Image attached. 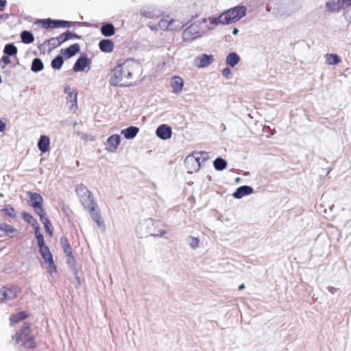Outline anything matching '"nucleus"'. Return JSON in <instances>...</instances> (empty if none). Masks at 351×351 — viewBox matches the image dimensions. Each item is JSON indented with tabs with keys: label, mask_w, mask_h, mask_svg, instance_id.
<instances>
[{
	"label": "nucleus",
	"mask_w": 351,
	"mask_h": 351,
	"mask_svg": "<svg viewBox=\"0 0 351 351\" xmlns=\"http://www.w3.org/2000/svg\"><path fill=\"white\" fill-rule=\"evenodd\" d=\"M222 75L226 77L227 79H229L231 76V71L228 67H226L221 71Z\"/></svg>",
	"instance_id": "nucleus-53"
},
{
	"label": "nucleus",
	"mask_w": 351,
	"mask_h": 351,
	"mask_svg": "<svg viewBox=\"0 0 351 351\" xmlns=\"http://www.w3.org/2000/svg\"><path fill=\"white\" fill-rule=\"evenodd\" d=\"M66 36L68 37V40L69 39H80V36L77 35L76 34L71 32V31H66L65 32Z\"/></svg>",
	"instance_id": "nucleus-52"
},
{
	"label": "nucleus",
	"mask_w": 351,
	"mask_h": 351,
	"mask_svg": "<svg viewBox=\"0 0 351 351\" xmlns=\"http://www.w3.org/2000/svg\"><path fill=\"white\" fill-rule=\"evenodd\" d=\"M88 58L85 55H81L77 60H76L74 66H73V71L75 72H80L83 71L85 69V67L88 64Z\"/></svg>",
	"instance_id": "nucleus-16"
},
{
	"label": "nucleus",
	"mask_w": 351,
	"mask_h": 351,
	"mask_svg": "<svg viewBox=\"0 0 351 351\" xmlns=\"http://www.w3.org/2000/svg\"><path fill=\"white\" fill-rule=\"evenodd\" d=\"M161 225L159 221H154L153 219L148 218L141 221L137 226L136 232L140 237L150 235L157 237H164L166 230H160L158 228Z\"/></svg>",
	"instance_id": "nucleus-2"
},
{
	"label": "nucleus",
	"mask_w": 351,
	"mask_h": 351,
	"mask_svg": "<svg viewBox=\"0 0 351 351\" xmlns=\"http://www.w3.org/2000/svg\"><path fill=\"white\" fill-rule=\"evenodd\" d=\"M97 207H94L93 210H88L92 219L97 223V226L101 228L102 231H105L106 226L101 217L100 212L97 209Z\"/></svg>",
	"instance_id": "nucleus-14"
},
{
	"label": "nucleus",
	"mask_w": 351,
	"mask_h": 351,
	"mask_svg": "<svg viewBox=\"0 0 351 351\" xmlns=\"http://www.w3.org/2000/svg\"><path fill=\"white\" fill-rule=\"evenodd\" d=\"M183 85L184 82L181 77L178 76L172 77L171 86L174 93L178 94L180 93L182 90Z\"/></svg>",
	"instance_id": "nucleus-19"
},
{
	"label": "nucleus",
	"mask_w": 351,
	"mask_h": 351,
	"mask_svg": "<svg viewBox=\"0 0 351 351\" xmlns=\"http://www.w3.org/2000/svg\"><path fill=\"white\" fill-rule=\"evenodd\" d=\"M214 61L213 55L202 54L195 58V65L198 68H204L209 66Z\"/></svg>",
	"instance_id": "nucleus-9"
},
{
	"label": "nucleus",
	"mask_w": 351,
	"mask_h": 351,
	"mask_svg": "<svg viewBox=\"0 0 351 351\" xmlns=\"http://www.w3.org/2000/svg\"><path fill=\"white\" fill-rule=\"evenodd\" d=\"M238 32H239V29H237V28H234V29H233V31H232V34H233L234 35L237 34H238Z\"/></svg>",
	"instance_id": "nucleus-63"
},
{
	"label": "nucleus",
	"mask_w": 351,
	"mask_h": 351,
	"mask_svg": "<svg viewBox=\"0 0 351 351\" xmlns=\"http://www.w3.org/2000/svg\"><path fill=\"white\" fill-rule=\"evenodd\" d=\"M121 143V137L118 134L110 136L106 143V149L108 152H114Z\"/></svg>",
	"instance_id": "nucleus-11"
},
{
	"label": "nucleus",
	"mask_w": 351,
	"mask_h": 351,
	"mask_svg": "<svg viewBox=\"0 0 351 351\" xmlns=\"http://www.w3.org/2000/svg\"><path fill=\"white\" fill-rule=\"evenodd\" d=\"M140 13L145 18L154 19L160 17L163 12L160 8L156 6L146 5L141 9Z\"/></svg>",
	"instance_id": "nucleus-7"
},
{
	"label": "nucleus",
	"mask_w": 351,
	"mask_h": 351,
	"mask_svg": "<svg viewBox=\"0 0 351 351\" xmlns=\"http://www.w3.org/2000/svg\"><path fill=\"white\" fill-rule=\"evenodd\" d=\"M6 125L4 122L0 120V132H2L5 130Z\"/></svg>",
	"instance_id": "nucleus-60"
},
{
	"label": "nucleus",
	"mask_w": 351,
	"mask_h": 351,
	"mask_svg": "<svg viewBox=\"0 0 351 351\" xmlns=\"http://www.w3.org/2000/svg\"><path fill=\"white\" fill-rule=\"evenodd\" d=\"M0 231L4 232L5 234L9 237H14L19 233L17 229L6 223L0 224Z\"/></svg>",
	"instance_id": "nucleus-23"
},
{
	"label": "nucleus",
	"mask_w": 351,
	"mask_h": 351,
	"mask_svg": "<svg viewBox=\"0 0 351 351\" xmlns=\"http://www.w3.org/2000/svg\"><path fill=\"white\" fill-rule=\"evenodd\" d=\"M149 28L152 30H158L159 29V27L158 26V24L157 25H150Z\"/></svg>",
	"instance_id": "nucleus-62"
},
{
	"label": "nucleus",
	"mask_w": 351,
	"mask_h": 351,
	"mask_svg": "<svg viewBox=\"0 0 351 351\" xmlns=\"http://www.w3.org/2000/svg\"><path fill=\"white\" fill-rule=\"evenodd\" d=\"M1 62H3L5 64H8L10 63V60L8 56H3L1 59Z\"/></svg>",
	"instance_id": "nucleus-57"
},
{
	"label": "nucleus",
	"mask_w": 351,
	"mask_h": 351,
	"mask_svg": "<svg viewBox=\"0 0 351 351\" xmlns=\"http://www.w3.org/2000/svg\"><path fill=\"white\" fill-rule=\"evenodd\" d=\"M77 192L80 196L82 204L88 210H93L94 207H97L92 193L85 186H79Z\"/></svg>",
	"instance_id": "nucleus-3"
},
{
	"label": "nucleus",
	"mask_w": 351,
	"mask_h": 351,
	"mask_svg": "<svg viewBox=\"0 0 351 351\" xmlns=\"http://www.w3.org/2000/svg\"><path fill=\"white\" fill-rule=\"evenodd\" d=\"M196 156L199 158L201 165L208 159V153L206 152H195Z\"/></svg>",
	"instance_id": "nucleus-46"
},
{
	"label": "nucleus",
	"mask_w": 351,
	"mask_h": 351,
	"mask_svg": "<svg viewBox=\"0 0 351 351\" xmlns=\"http://www.w3.org/2000/svg\"><path fill=\"white\" fill-rule=\"evenodd\" d=\"M327 289L328 291L331 293V294H335L336 293L339 289L338 288H336V287H331V286H329L327 287Z\"/></svg>",
	"instance_id": "nucleus-58"
},
{
	"label": "nucleus",
	"mask_w": 351,
	"mask_h": 351,
	"mask_svg": "<svg viewBox=\"0 0 351 351\" xmlns=\"http://www.w3.org/2000/svg\"><path fill=\"white\" fill-rule=\"evenodd\" d=\"M213 166L216 170L223 171L227 167V162L224 159L219 157L214 160Z\"/></svg>",
	"instance_id": "nucleus-34"
},
{
	"label": "nucleus",
	"mask_w": 351,
	"mask_h": 351,
	"mask_svg": "<svg viewBox=\"0 0 351 351\" xmlns=\"http://www.w3.org/2000/svg\"><path fill=\"white\" fill-rule=\"evenodd\" d=\"M186 22L180 19H173L169 16V31H176L181 29Z\"/></svg>",
	"instance_id": "nucleus-25"
},
{
	"label": "nucleus",
	"mask_w": 351,
	"mask_h": 351,
	"mask_svg": "<svg viewBox=\"0 0 351 351\" xmlns=\"http://www.w3.org/2000/svg\"><path fill=\"white\" fill-rule=\"evenodd\" d=\"M200 25L201 23L196 21L184 29L182 33L183 40L185 41H191L201 37L203 33L200 31Z\"/></svg>",
	"instance_id": "nucleus-5"
},
{
	"label": "nucleus",
	"mask_w": 351,
	"mask_h": 351,
	"mask_svg": "<svg viewBox=\"0 0 351 351\" xmlns=\"http://www.w3.org/2000/svg\"><path fill=\"white\" fill-rule=\"evenodd\" d=\"M239 56L235 52H232L227 56L226 63L229 66L234 67L239 63Z\"/></svg>",
	"instance_id": "nucleus-27"
},
{
	"label": "nucleus",
	"mask_w": 351,
	"mask_h": 351,
	"mask_svg": "<svg viewBox=\"0 0 351 351\" xmlns=\"http://www.w3.org/2000/svg\"><path fill=\"white\" fill-rule=\"evenodd\" d=\"M44 68V64L40 58H34L32 61L31 70L33 72L37 73L42 71Z\"/></svg>",
	"instance_id": "nucleus-32"
},
{
	"label": "nucleus",
	"mask_w": 351,
	"mask_h": 351,
	"mask_svg": "<svg viewBox=\"0 0 351 351\" xmlns=\"http://www.w3.org/2000/svg\"><path fill=\"white\" fill-rule=\"evenodd\" d=\"M343 10V16L348 25H351V4L348 6L341 7L340 10Z\"/></svg>",
	"instance_id": "nucleus-35"
},
{
	"label": "nucleus",
	"mask_w": 351,
	"mask_h": 351,
	"mask_svg": "<svg viewBox=\"0 0 351 351\" xmlns=\"http://www.w3.org/2000/svg\"><path fill=\"white\" fill-rule=\"evenodd\" d=\"M99 49L105 53H110L114 49V43L111 40L104 39L99 43Z\"/></svg>",
	"instance_id": "nucleus-20"
},
{
	"label": "nucleus",
	"mask_w": 351,
	"mask_h": 351,
	"mask_svg": "<svg viewBox=\"0 0 351 351\" xmlns=\"http://www.w3.org/2000/svg\"><path fill=\"white\" fill-rule=\"evenodd\" d=\"M46 263H48L49 265H48V271L49 273H53V272H55L56 271V267L55 266V264H54V262H53V260H51V261H47L46 262Z\"/></svg>",
	"instance_id": "nucleus-50"
},
{
	"label": "nucleus",
	"mask_w": 351,
	"mask_h": 351,
	"mask_svg": "<svg viewBox=\"0 0 351 351\" xmlns=\"http://www.w3.org/2000/svg\"><path fill=\"white\" fill-rule=\"evenodd\" d=\"M66 102L70 110L75 112L77 109V92L67 95Z\"/></svg>",
	"instance_id": "nucleus-21"
},
{
	"label": "nucleus",
	"mask_w": 351,
	"mask_h": 351,
	"mask_svg": "<svg viewBox=\"0 0 351 351\" xmlns=\"http://www.w3.org/2000/svg\"><path fill=\"white\" fill-rule=\"evenodd\" d=\"M23 219L27 222L29 224H30L32 226H36L37 225L36 219L29 213L27 212H24L23 213Z\"/></svg>",
	"instance_id": "nucleus-39"
},
{
	"label": "nucleus",
	"mask_w": 351,
	"mask_h": 351,
	"mask_svg": "<svg viewBox=\"0 0 351 351\" xmlns=\"http://www.w3.org/2000/svg\"><path fill=\"white\" fill-rule=\"evenodd\" d=\"M326 62L328 65H337L341 62V58L337 54L329 53L326 56Z\"/></svg>",
	"instance_id": "nucleus-29"
},
{
	"label": "nucleus",
	"mask_w": 351,
	"mask_h": 351,
	"mask_svg": "<svg viewBox=\"0 0 351 351\" xmlns=\"http://www.w3.org/2000/svg\"><path fill=\"white\" fill-rule=\"evenodd\" d=\"M18 293L19 289L16 287L0 289V302L14 299Z\"/></svg>",
	"instance_id": "nucleus-8"
},
{
	"label": "nucleus",
	"mask_w": 351,
	"mask_h": 351,
	"mask_svg": "<svg viewBox=\"0 0 351 351\" xmlns=\"http://www.w3.org/2000/svg\"><path fill=\"white\" fill-rule=\"evenodd\" d=\"M31 332L30 325L28 323H25L21 329V330L16 333L14 336L12 337L13 339H15V343H19L23 339H25L29 337Z\"/></svg>",
	"instance_id": "nucleus-12"
},
{
	"label": "nucleus",
	"mask_w": 351,
	"mask_h": 351,
	"mask_svg": "<svg viewBox=\"0 0 351 351\" xmlns=\"http://www.w3.org/2000/svg\"><path fill=\"white\" fill-rule=\"evenodd\" d=\"M158 26L160 30L169 31V16L162 17L158 23Z\"/></svg>",
	"instance_id": "nucleus-33"
},
{
	"label": "nucleus",
	"mask_w": 351,
	"mask_h": 351,
	"mask_svg": "<svg viewBox=\"0 0 351 351\" xmlns=\"http://www.w3.org/2000/svg\"><path fill=\"white\" fill-rule=\"evenodd\" d=\"M139 131V128L136 126H130L121 131V134L124 136L126 139L134 138Z\"/></svg>",
	"instance_id": "nucleus-26"
},
{
	"label": "nucleus",
	"mask_w": 351,
	"mask_h": 351,
	"mask_svg": "<svg viewBox=\"0 0 351 351\" xmlns=\"http://www.w3.org/2000/svg\"><path fill=\"white\" fill-rule=\"evenodd\" d=\"M60 243L63 248L64 252L66 254V255H69L72 254L71 247L67 239L65 237H62L60 238Z\"/></svg>",
	"instance_id": "nucleus-36"
},
{
	"label": "nucleus",
	"mask_w": 351,
	"mask_h": 351,
	"mask_svg": "<svg viewBox=\"0 0 351 351\" xmlns=\"http://www.w3.org/2000/svg\"><path fill=\"white\" fill-rule=\"evenodd\" d=\"M71 22L64 21V20H54L53 22V28H59V27H70L71 25Z\"/></svg>",
	"instance_id": "nucleus-40"
},
{
	"label": "nucleus",
	"mask_w": 351,
	"mask_h": 351,
	"mask_svg": "<svg viewBox=\"0 0 351 351\" xmlns=\"http://www.w3.org/2000/svg\"><path fill=\"white\" fill-rule=\"evenodd\" d=\"M27 317V315L26 313L23 312V311H21L16 314L12 315L10 317V324L14 325V324H17L19 322L25 319Z\"/></svg>",
	"instance_id": "nucleus-30"
},
{
	"label": "nucleus",
	"mask_w": 351,
	"mask_h": 351,
	"mask_svg": "<svg viewBox=\"0 0 351 351\" xmlns=\"http://www.w3.org/2000/svg\"><path fill=\"white\" fill-rule=\"evenodd\" d=\"M246 12L245 6H236L222 13L223 18L227 21V24L238 21Z\"/></svg>",
	"instance_id": "nucleus-4"
},
{
	"label": "nucleus",
	"mask_w": 351,
	"mask_h": 351,
	"mask_svg": "<svg viewBox=\"0 0 351 351\" xmlns=\"http://www.w3.org/2000/svg\"><path fill=\"white\" fill-rule=\"evenodd\" d=\"M63 63V58L61 56H57L51 61V67L54 69H61Z\"/></svg>",
	"instance_id": "nucleus-37"
},
{
	"label": "nucleus",
	"mask_w": 351,
	"mask_h": 351,
	"mask_svg": "<svg viewBox=\"0 0 351 351\" xmlns=\"http://www.w3.org/2000/svg\"><path fill=\"white\" fill-rule=\"evenodd\" d=\"M184 164L188 173H190L197 172L201 167V161L195 152L186 157Z\"/></svg>",
	"instance_id": "nucleus-6"
},
{
	"label": "nucleus",
	"mask_w": 351,
	"mask_h": 351,
	"mask_svg": "<svg viewBox=\"0 0 351 351\" xmlns=\"http://www.w3.org/2000/svg\"><path fill=\"white\" fill-rule=\"evenodd\" d=\"M60 45L64 42L68 40V37L66 36L65 32L61 34L60 36L56 37Z\"/></svg>",
	"instance_id": "nucleus-51"
},
{
	"label": "nucleus",
	"mask_w": 351,
	"mask_h": 351,
	"mask_svg": "<svg viewBox=\"0 0 351 351\" xmlns=\"http://www.w3.org/2000/svg\"><path fill=\"white\" fill-rule=\"evenodd\" d=\"M64 92L67 95L73 94V93H76L77 91L71 88L70 86H66L64 88Z\"/></svg>",
	"instance_id": "nucleus-54"
},
{
	"label": "nucleus",
	"mask_w": 351,
	"mask_h": 351,
	"mask_svg": "<svg viewBox=\"0 0 351 351\" xmlns=\"http://www.w3.org/2000/svg\"><path fill=\"white\" fill-rule=\"evenodd\" d=\"M53 19H47L40 21V23L42 24V27L43 28H53Z\"/></svg>",
	"instance_id": "nucleus-45"
},
{
	"label": "nucleus",
	"mask_w": 351,
	"mask_h": 351,
	"mask_svg": "<svg viewBox=\"0 0 351 351\" xmlns=\"http://www.w3.org/2000/svg\"><path fill=\"white\" fill-rule=\"evenodd\" d=\"M6 4L5 0H0V10L2 11Z\"/></svg>",
	"instance_id": "nucleus-61"
},
{
	"label": "nucleus",
	"mask_w": 351,
	"mask_h": 351,
	"mask_svg": "<svg viewBox=\"0 0 351 351\" xmlns=\"http://www.w3.org/2000/svg\"><path fill=\"white\" fill-rule=\"evenodd\" d=\"M101 33L106 37H110L115 34V27L110 23L103 24L100 28Z\"/></svg>",
	"instance_id": "nucleus-22"
},
{
	"label": "nucleus",
	"mask_w": 351,
	"mask_h": 351,
	"mask_svg": "<svg viewBox=\"0 0 351 351\" xmlns=\"http://www.w3.org/2000/svg\"><path fill=\"white\" fill-rule=\"evenodd\" d=\"M39 252L40 253L45 263L53 260L52 254L49 250V248L47 245L40 247Z\"/></svg>",
	"instance_id": "nucleus-28"
},
{
	"label": "nucleus",
	"mask_w": 351,
	"mask_h": 351,
	"mask_svg": "<svg viewBox=\"0 0 351 351\" xmlns=\"http://www.w3.org/2000/svg\"><path fill=\"white\" fill-rule=\"evenodd\" d=\"M253 191L254 190L252 186L247 185L241 186L236 189L233 193V197L235 199H241L245 195L252 194Z\"/></svg>",
	"instance_id": "nucleus-15"
},
{
	"label": "nucleus",
	"mask_w": 351,
	"mask_h": 351,
	"mask_svg": "<svg viewBox=\"0 0 351 351\" xmlns=\"http://www.w3.org/2000/svg\"><path fill=\"white\" fill-rule=\"evenodd\" d=\"M350 4H351V0H337L336 4L328 3L326 5L332 12H337L340 11L341 7L348 6Z\"/></svg>",
	"instance_id": "nucleus-17"
},
{
	"label": "nucleus",
	"mask_w": 351,
	"mask_h": 351,
	"mask_svg": "<svg viewBox=\"0 0 351 351\" xmlns=\"http://www.w3.org/2000/svg\"><path fill=\"white\" fill-rule=\"evenodd\" d=\"M245 286L243 284H241L239 287V290H241L243 289H244Z\"/></svg>",
	"instance_id": "nucleus-64"
},
{
	"label": "nucleus",
	"mask_w": 351,
	"mask_h": 351,
	"mask_svg": "<svg viewBox=\"0 0 351 351\" xmlns=\"http://www.w3.org/2000/svg\"><path fill=\"white\" fill-rule=\"evenodd\" d=\"M35 227V237H40V236H42L43 234L40 233V230H39V227L37 225H36Z\"/></svg>",
	"instance_id": "nucleus-59"
},
{
	"label": "nucleus",
	"mask_w": 351,
	"mask_h": 351,
	"mask_svg": "<svg viewBox=\"0 0 351 351\" xmlns=\"http://www.w3.org/2000/svg\"><path fill=\"white\" fill-rule=\"evenodd\" d=\"M80 50V47L79 44L75 43L73 45H71L69 47H67L65 49H62L61 52L63 55L66 56L67 58H69L72 56H73L75 53L79 52Z\"/></svg>",
	"instance_id": "nucleus-24"
},
{
	"label": "nucleus",
	"mask_w": 351,
	"mask_h": 351,
	"mask_svg": "<svg viewBox=\"0 0 351 351\" xmlns=\"http://www.w3.org/2000/svg\"><path fill=\"white\" fill-rule=\"evenodd\" d=\"M211 23L213 25H217L219 24L226 25L227 21L225 20L223 14H221L219 17L212 19Z\"/></svg>",
	"instance_id": "nucleus-43"
},
{
	"label": "nucleus",
	"mask_w": 351,
	"mask_h": 351,
	"mask_svg": "<svg viewBox=\"0 0 351 351\" xmlns=\"http://www.w3.org/2000/svg\"><path fill=\"white\" fill-rule=\"evenodd\" d=\"M186 241H187L188 245L192 249H196L198 247L199 243V240L198 238L194 237H191V236H189L186 239Z\"/></svg>",
	"instance_id": "nucleus-41"
},
{
	"label": "nucleus",
	"mask_w": 351,
	"mask_h": 351,
	"mask_svg": "<svg viewBox=\"0 0 351 351\" xmlns=\"http://www.w3.org/2000/svg\"><path fill=\"white\" fill-rule=\"evenodd\" d=\"M35 213L39 216L40 220H42L43 217H47L46 213L43 208V205L38 206L34 208H33Z\"/></svg>",
	"instance_id": "nucleus-44"
},
{
	"label": "nucleus",
	"mask_w": 351,
	"mask_h": 351,
	"mask_svg": "<svg viewBox=\"0 0 351 351\" xmlns=\"http://www.w3.org/2000/svg\"><path fill=\"white\" fill-rule=\"evenodd\" d=\"M66 256H67V260H66L67 261V263L70 266H73L75 261H74L73 256H72V254H69V255H66Z\"/></svg>",
	"instance_id": "nucleus-56"
},
{
	"label": "nucleus",
	"mask_w": 351,
	"mask_h": 351,
	"mask_svg": "<svg viewBox=\"0 0 351 351\" xmlns=\"http://www.w3.org/2000/svg\"><path fill=\"white\" fill-rule=\"evenodd\" d=\"M21 41L25 44H30L34 42V36L29 31H23L21 34Z\"/></svg>",
	"instance_id": "nucleus-31"
},
{
	"label": "nucleus",
	"mask_w": 351,
	"mask_h": 351,
	"mask_svg": "<svg viewBox=\"0 0 351 351\" xmlns=\"http://www.w3.org/2000/svg\"><path fill=\"white\" fill-rule=\"evenodd\" d=\"M50 139L49 136L45 135L40 136L38 142V149L42 153H46L49 150Z\"/></svg>",
	"instance_id": "nucleus-18"
},
{
	"label": "nucleus",
	"mask_w": 351,
	"mask_h": 351,
	"mask_svg": "<svg viewBox=\"0 0 351 351\" xmlns=\"http://www.w3.org/2000/svg\"><path fill=\"white\" fill-rule=\"evenodd\" d=\"M48 45L52 47L53 49H55L60 46V44L58 43L57 38L56 37L51 38L47 40Z\"/></svg>",
	"instance_id": "nucleus-49"
},
{
	"label": "nucleus",
	"mask_w": 351,
	"mask_h": 351,
	"mask_svg": "<svg viewBox=\"0 0 351 351\" xmlns=\"http://www.w3.org/2000/svg\"><path fill=\"white\" fill-rule=\"evenodd\" d=\"M156 134L160 139L167 140L171 138L172 130L170 126L162 124L157 128Z\"/></svg>",
	"instance_id": "nucleus-10"
},
{
	"label": "nucleus",
	"mask_w": 351,
	"mask_h": 351,
	"mask_svg": "<svg viewBox=\"0 0 351 351\" xmlns=\"http://www.w3.org/2000/svg\"><path fill=\"white\" fill-rule=\"evenodd\" d=\"M27 195L29 197L28 204L32 208L43 205V198L39 193L29 191Z\"/></svg>",
	"instance_id": "nucleus-13"
},
{
	"label": "nucleus",
	"mask_w": 351,
	"mask_h": 351,
	"mask_svg": "<svg viewBox=\"0 0 351 351\" xmlns=\"http://www.w3.org/2000/svg\"><path fill=\"white\" fill-rule=\"evenodd\" d=\"M141 73V66L134 60L128 59L119 63L111 70L109 82L113 86H132Z\"/></svg>",
	"instance_id": "nucleus-1"
},
{
	"label": "nucleus",
	"mask_w": 351,
	"mask_h": 351,
	"mask_svg": "<svg viewBox=\"0 0 351 351\" xmlns=\"http://www.w3.org/2000/svg\"><path fill=\"white\" fill-rule=\"evenodd\" d=\"M40 221L43 223L44 227H45L47 232L49 234L52 235L53 230L51 228V225L50 221L48 219V218L47 217H43L42 220H40Z\"/></svg>",
	"instance_id": "nucleus-42"
},
{
	"label": "nucleus",
	"mask_w": 351,
	"mask_h": 351,
	"mask_svg": "<svg viewBox=\"0 0 351 351\" xmlns=\"http://www.w3.org/2000/svg\"><path fill=\"white\" fill-rule=\"evenodd\" d=\"M6 215L12 218H14L16 217V212L14 208L12 206L6 207L2 210Z\"/></svg>",
	"instance_id": "nucleus-47"
},
{
	"label": "nucleus",
	"mask_w": 351,
	"mask_h": 351,
	"mask_svg": "<svg viewBox=\"0 0 351 351\" xmlns=\"http://www.w3.org/2000/svg\"><path fill=\"white\" fill-rule=\"evenodd\" d=\"M23 346L25 348L32 349L35 347L36 343L33 338H28L25 341Z\"/></svg>",
	"instance_id": "nucleus-48"
},
{
	"label": "nucleus",
	"mask_w": 351,
	"mask_h": 351,
	"mask_svg": "<svg viewBox=\"0 0 351 351\" xmlns=\"http://www.w3.org/2000/svg\"><path fill=\"white\" fill-rule=\"evenodd\" d=\"M3 52L7 56H14L17 53V48L14 44L5 45Z\"/></svg>",
	"instance_id": "nucleus-38"
},
{
	"label": "nucleus",
	"mask_w": 351,
	"mask_h": 351,
	"mask_svg": "<svg viewBox=\"0 0 351 351\" xmlns=\"http://www.w3.org/2000/svg\"><path fill=\"white\" fill-rule=\"evenodd\" d=\"M36 239H37L39 247L45 245L43 235L37 237Z\"/></svg>",
	"instance_id": "nucleus-55"
}]
</instances>
